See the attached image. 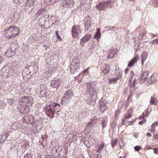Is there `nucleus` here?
<instances>
[{
    "label": "nucleus",
    "mask_w": 158,
    "mask_h": 158,
    "mask_svg": "<svg viewBox=\"0 0 158 158\" xmlns=\"http://www.w3.org/2000/svg\"><path fill=\"white\" fill-rule=\"evenodd\" d=\"M144 118V116L143 115H141L139 117V119H141Z\"/></svg>",
    "instance_id": "53"
},
{
    "label": "nucleus",
    "mask_w": 158,
    "mask_h": 158,
    "mask_svg": "<svg viewBox=\"0 0 158 158\" xmlns=\"http://www.w3.org/2000/svg\"><path fill=\"white\" fill-rule=\"evenodd\" d=\"M89 68H88L87 69H84L82 72L83 74V75H87V73H89L88 70Z\"/></svg>",
    "instance_id": "43"
},
{
    "label": "nucleus",
    "mask_w": 158,
    "mask_h": 158,
    "mask_svg": "<svg viewBox=\"0 0 158 158\" xmlns=\"http://www.w3.org/2000/svg\"><path fill=\"white\" fill-rule=\"evenodd\" d=\"M141 59H146L148 57V53L146 52L145 51L143 52L141 55Z\"/></svg>",
    "instance_id": "28"
},
{
    "label": "nucleus",
    "mask_w": 158,
    "mask_h": 158,
    "mask_svg": "<svg viewBox=\"0 0 158 158\" xmlns=\"http://www.w3.org/2000/svg\"><path fill=\"white\" fill-rule=\"evenodd\" d=\"M84 25L86 29L87 30L89 29V28L91 26L90 21L89 20H85V21Z\"/></svg>",
    "instance_id": "22"
},
{
    "label": "nucleus",
    "mask_w": 158,
    "mask_h": 158,
    "mask_svg": "<svg viewBox=\"0 0 158 158\" xmlns=\"http://www.w3.org/2000/svg\"><path fill=\"white\" fill-rule=\"evenodd\" d=\"M80 63V60H74L71 63L70 66V71L72 73H74L79 69Z\"/></svg>",
    "instance_id": "6"
},
{
    "label": "nucleus",
    "mask_w": 158,
    "mask_h": 158,
    "mask_svg": "<svg viewBox=\"0 0 158 158\" xmlns=\"http://www.w3.org/2000/svg\"><path fill=\"white\" fill-rule=\"evenodd\" d=\"M32 67L30 66L29 68L26 67L23 70L22 72V76L23 79L25 81H27L31 78V76L35 73V72L33 71V72L30 71V69H31Z\"/></svg>",
    "instance_id": "4"
},
{
    "label": "nucleus",
    "mask_w": 158,
    "mask_h": 158,
    "mask_svg": "<svg viewBox=\"0 0 158 158\" xmlns=\"http://www.w3.org/2000/svg\"><path fill=\"white\" fill-rule=\"evenodd\" d=\"M104 143L103 142L99 146L98 148L96 150V152H99L102 151L103 149V148L104 147Z\"/></svg>",
    "instance_id": "27"
},
{
    "label": "nucleus",
    "mask_w": 158,
    "mask_h": 158,
    "mask_svg": "<svg viewBox=\"0 0 158 158\" xmlns=\"http://www.w3.org/2000/svg\"><path fill=\"white\" fill-rule=\"evenodd\" d=\"M154 2L155 3H156L157 4H158V0H154Z\"/></svg>",
    "instance_id": "58"
},
{
    "label": "nucleus",
    "mask_w": 158,
    "mask_h": 158,
    "mask_svg": "<svg viewBox=\"0 0 158 158\" xmlns=\"http://www.w3.org/2000/svg\"><path fill=\"white\" fill-rule=\"evenodd\" d=\"M6 103L3 100L0 101V108H3L6 106Z\"/></svg>",
    "instance_id": "34"
},
{
    "label": "nucleus",
    "mask_w": 158,
    "mask_h": 158,
    "mask_svg": "<svg viewBox=\"0 0 158 158\" xmlns=\"http://www.w3.org/2000/svg\"><path fill=\"white\" fill-rule=\"evenodd\" d=\"M150 131L152 132V133H154L155 131V128H152V127H151V128L150 129Z\"/></svg>",
    "instance_id": "49"
},
{
    "label": "nucleus",
    "mask_w": 158,
    "mask_h": 158,
    "mask_svg": "<svg viewBox=\"0 0 158 158\" xmlns=\"http://www.w3.org/2000/svg\"><path fill=\"white\" fill-rule=\"evenodd\" d=\"M44 110L48 116L52 118L54 117L55 113H56L60 111V106L59 104L53 102L44 107Z\"/></svg>",
    "instance_id": "1"
},
{
    "label": "nucleus",
    "mask_w": 158,
    "mask_h": 158,
    "mask_svg": "<svg viewBox=\"0 0 158 158\" xmlns=\"http://www.w3.org/2000/svg\"><path fill=\"white\" fill-rule=\"evenodd\" d=\"M81 31L82 30L79 25L74 26L72 27V36L74 38H78L81 34Z\"/></svg>",
    "instance_id": "5"
},
{
    "label": "nucleus",
    "mask_w": 158,
    "mask_h": 158,
    "mask_svg": "<svg viewBox=\"0 0 158 158\" xmlns=\"http://www.w3.org/2000/svg\"><path fill=\"white\" fill-rule=\"evenodd\" d=\"M8 104L10 105V106L12 105L15 102V100L13 99L8 98L7 99Z\"/></svg>",
    "instance_id": "32"
},
{
    "label": "nucleus",
    "mask_w": 158,
    "mask_h": 158,
    "mask_svg": "<svg viewBox=\"0 0 158 158\" xmlns=\"http://www.w3.org/2000/svg\"><path fill=\"white\" fill-rule=\"evenodd\" d=\"M91 37V34H86L81 39L80 44L82 45V43H85L88 42L90 40Z\"/></svg>",
    "instance_id": "14"
},
{
    "label": "nucleus",
    "mask_w": 158,
    "mask_h": 158,
    "mask_svg": "<svg viewBox=\"0 0 158 158\" xmlns=\"http://www.w3.org/2000/svg\"><path fill=\"white\" fill-rule=\"evenodd\" d=\"M135 138H137L138 136V134L137 133H135L133 134Z\"/></svg>",
    "instance_id": "50"
},
{
    "label": "nucleus",
    "mask_w": 158,
    "mask_h": 158,
    "mask_svg": "<svg viewBox=\"0 0 158 158\" xmlns=\"http://www.w3.org/2000/svg\"><path fill=\"white\" fill-rule=\"evenodd\" d=\"M73 96V92L71 89H69L65 93L64 95L62 97L61 101V103L64 104V103H66Z\"/></svg>",
    "instance_id": "7"
},
{
    "label": "nucleus",
    "mask_w": 158,
    "mask_h": 158,
    "mask_svg": "<svg viewBox=\"0 0 158 158\" xmlns=\"http://www.w3.org/2000/svg\"><path fill=\"white\" fill-rule=\"evenodd\" d=\"M5 134L2 135L0 139V143L3 144L6 140L7 138L9 135V133L6 132V133L5 132H4Z\"/></svg>",
    "instance_id": "18"
},
{
    "label": "nucleus",
    "mask_w": 158,
    "mask_h": 158,
    "mask_svg": "<svg viewBox=\"0 0 158 158\" xmlns=\"http://www.w3.org/2000/svg\"><path fill=\"white\" fill-rule=\"evenodd\" d=\"M132 97V95H131V94H130L129 96V97H128V99H127V100H129L130 98Z\"/></svg>",
    "instance_id": "56"
},
{
    "label": "nucleus",
    "mask_w": 158,
    "mask_h": 158,
    "mask_svg": "<svg viewBox=\"0 0 158 158\" xmlns=\"http://www.w3.org/2000/svg\"><path fill=\"white\" fill-rule=\"evenodd\" d=\"M144 62V60H141V63L142 64H143Z\"/></svg>",
    "instance_id": "63"
},
{
    "label": "nucleus",
    "mask_w": 158,
    "mask_h": 158,
    "mask_svg": "<svg viewBox=\"0 0 158 158\" xmlns=\"http://www.w3.org/2000/svg\"><path fill=\"white\" fill-rule=\"evenodd\" d=\"M98 119L96 118H93L86 125V127H93V125H95Z\"/></svg>",
    "instance_id": "19"
},
{
    "label": "nucleus",
    "mask_w": 158,
    "mask_h": 158,
    "mask_svg": "<svg viewBox=\"0 0 158 158\" xmlns=\"http://www.w3.org/2000/svg\"><path fill=\"white\" fill-rule=\"evenodd\" d=\"M158 125V123L157 122H154L152 125L151 127H152V128H155V127L156 126H157Z\"/></svg>",
    "instance_id": "44"
},
{
    "label": "nucleus",
    "mask_w": 158,
    "mask_h": 158,
    "mask_svg": "<svg viewBox=\"0 0 158 158\" xmlns=\"http://www.w3.org/2000/svg\"><path fill=\"white\" fill-rule=\"evenodd\" d=\"M148 77V73L147 72H144L143 73L142 76V80L143 82L145 81Z\"/></svg>",
    "instance_id": "23"
},
{
    "label": "nucleus",
    "mask_w": 158,
    "mask_h": 158,
    "mask_svg": "<svg viewBox=\"0 0 158 158\" xmlns=\"http://www.w3.org/2000/svg\"><path fill=\"white\" fill-rule=\"evenodd\" d=\"M118 141V139H112L111 144L112 148H114L116 144Z\"/></svg>",
    "instance_id": "26"
},
{
    "label": "nucleus",
    "mask_w": 158,
    "mask_h": 158,
    "mask_svg": "<svg viewBox=\"0 0 158 158\" xmlns=\"http://www.w3.org/2000/svg\"><path fill=\"white\" fill-rule=\"evenodd\" d=\"M156 42L157 44H158V38L156 39Z\"/></svg>",
    "instance_id": "62"
},
{
    "label": "nucleus",
    "mask_w": 158,
    "mask_h": 158,
    "mask_svg": "<svg viewBox=\"0 0 158 158\" xmlns=\"http://www.w3.org/2000/svg\"><path fill=\"white\" fill-rule=\"evenodd\" d=\"M22 119L25 123L30 124H34L35 122V117L31 114L25 116Z\"/></svg>",
    "instance_id": "8"
},
{
    "label": "nucleus",
    "mask_w": 158,
    "mask_h": 158,
    "mask_svg": "<svg viewBox=\"0 0 158 158\" xmlns=\"http://www.w3.org/2000/svg\"><path fill=\"white\" fill-rule=\"evenodd\" d=\"M156 39L153 40L152 41V44H153L156 42Z\"/></svg>",
    "instance_id": "60"
},
{
    "label": "nucleus",
    "mask_w": 158,
    "mask_h": 158,
    "mask_svg": "<svg viewBox=\"0 0 158 158\" xmlns=\"http://www.w3.org/2000/svg\"><path fill=\"white\" fill-rule=\"evenodd\" d=\"M94 86L90 88H89V89H87V90L88 91L90 94L93 95L94 93Z\"/></svg>",
    "instance_id": "30"
},
{
    "label": "nucleus",
    "mask_w": 158,
    "mask_h": 158,
    "mask_svg": "<svg viewBox=\"0 0 158 158\" xmlns=\"http://www.w3.org/2000/svg\"><path fill=\"white\" fill-rule=\"evenodd\" d=\"M134 108L133 107H130L129 109L127 110V112L130 114H132L133 112Z\"/></svg>",
    "instance_id": "39"
},
{
    "label": "nucleus",
    "mask_w": 158,
    "mask_h": 158,
    "mask_svg": "<svg viewBox=\"0 0 158 158\" xmlns=\"http://www.w3.org/2000/svg\"><path fill=\"white\" fill-rule=\"evenodd\" d=\"M110 29H113L114 28V27H110Z\"/></svg>",
    "instance_id": "64"
},
{
    "label": "nucleus",
    "mask_w": 158,
    "mask_h": 158,
    "mask_svg": "<svg viewBox=\"0 0 158 158\" xmlns=\"http://www.w3.org/2000/svg\"><path fill=\"white\" fill-rule=\"evenodd\" d=\"M113 2L110 0L100 3L96 7L99 11H105L107 8H111Z\"/></svg>",
    "instance_id": "3"
},
{
    "label": "nucleus",
    "mask_w": 158,
    "mask_h": 158,
    "mask_svg": "<svg viewBox=\"0 0 158 158\" xmlns=\"http://www.w3.org/2000/svg\"><path fill=\"white\" fill-rule=\"evenodd\" d=\"M99 104L100 105L99 109L102 112H104L108 108L107 106H106V102L103 101H100Z\"/></svg>",
    "instance_id": "16"
},
{
    "label": "nucleus",
    "mask_w": 158,
    "mask_h": 158,
    "mask_svg": "<svg viewBox=\"0 0 158 158\" xmlns=\"http://www.w3.org/2000/svg\"><path fill=\"white\" fill-rule=\"evenodd\" d=\"M154 140H158V134H155L154 136Z\"/></svg>",
    "instance_id": "48"
},
{
    "label": "nucleus",
    "mask_w": 158,
    "mask_h": 158,
    "mask_svg": "<svg viewBox=\"0 0 158 158\" xmlns=\"http://www.w3.org/2000/svg\"><path fill=\"white\" fill-rule=\"evenodd\" d=\"M100 29L98 28L97 30V32L95 33L94 38H95L98 41V39L101 38V33L100 32Z\"/></svg>",
    "instance_id": "20"
},
{
    "label": "nucleus",
    "mask_w": 158,
    "mask_h": 158,
    "mask_svg": "<svg viewBox=\"0 0 158 158\" xmlns=\"http://www.w3.org/2000/svg\"><path fill=\"white\" fill-rule=\"evenodd\" d=\"M20 106H22L29 107L33 103V98L30 97H23L20 98Z\"/></svg>",
    "instance_id": "2"
},
{
    "label": "nucleus",
    "mask_w": 158,
    "mask_h": 158,
    "mask_svg": "<svg viewBox=\"0 0 158 158\" xmlns=\"http://www.w3.org/2000/svg\"><path fill=\"white\" fill-rule=\"evenodd\" d=\"M151 134L150 133H148L147 134V135L148 136H151Z\"/></svg>",
    "instance_id": "57"
},
{
    "label": "nucleus",
    "mask_w": 158,
    "mask_h": 158,
    "mask_svg": "<svg viewBox=\"0 0 158 158\" xmlns=\"http://www.w3.org/2000/svg\"><path fill=\"white\" fill-rule=\"evenodd\" d=\"M52 0H44V2L47 5H50L53 3Z\"/></svg>",
    "instance_id": "38"
},
{
    "label": "nucleus",
    "mask_w": 158,
    "mask_h": 158,
    "mask_svg": "<svg viewBox=\"0 0 158 158\" xmlns=\"http://www.w3.org/2000/svg\"><path fill=\"white\" fill-rule=\"evenodd\" d=\"M142 148L139 146H136L134 147V149L135 151H138L142 149Z\"/></svg>",
    "instance_id": "41"
},
{
    "label": "nucleus",
    "mask_w": 158,
    "mask_h": 158,
    "mask_svg": "<svg viewBox=\"0 0 158 158\" xmlns=\"http://www.w3.org/2000/svg\"><path fill=\"white\" fill-rule=\"evenodd\" d=\"M56 35L57 38L58 39L60 40L61 41L62 39H61V37H60V36H59V34L58 33V31H56Z\"/></svg>",
    "instance_id": "46"
},
{
    "label": "nucleus",
    "mask_w": 158,
    "mask_h": 158,
    "mask_svg": "<svg viewBox=\"0 0 158 158\" xmlns=\"http://www.w3.org/2000/svg\"><path fill=\"white\" fill-rule=\"evenodd\" d=\"M61 83V81L60 79L59 78L54 79L51 81V86L52 87L58 88L60 85Z\"/></svg>",
    "instance_id": "10"
},
{
    "label": "nucleus",
    "mask_w": 158,
    "mask_h": 158,
    "mask_svg": "<svg viewBox=\"0 0 158 158\" xmlns=\"http://www.w3.org/2000/svg\"><path fill=\"white\" fill-rule=\"evenodd\" d=\"M126 114H124L125 115L124 118L122 120V123L123 124H125V123H124V122L125 121V120L127 119H129L132 117V114H130L126 112Z\"/></svg>",
    "instance_id": "24"
},
{
    "label": "nucleus",
    "mask_w": 158,
    "mask_h": 158,
    "mask_svg": "<svg viewBox=\"0 0 158 158\" xmlns=\"http://www.w3.org/2000/svg\"><path fill=\"white\" fill-rule=\"evenodd\" d=\"M23 2H25L27 4H29L30 6L34 4V0H23Z\"/></svg>",
    "instance_id": "29"
},
{
    "label": "nucleus",
    "mask_w": 158,
    "mask_h": 158,
    "mask_svg": "<svg viewBox=\"0 0 158 158\" xmlns=\"http://www.w3.org/2000/svg\"><path fill=\"white\" fill-rule=\"evenodd\" d=\"M24 47L25 48V50H28V48L27 47V46L26 45L25 46H24Z\"/></svg>",
    "instance_id": "61"
},
{
    "label": "nucleus",
    "mask_w": 158,
    "mask_h": 158,
    "mask_svg": "<svg viewBox=\"0 0 158 158\" xmlns=\"http://www.w3.org/2000/svg\"><path fill=\"white\" fill-rule=\"evenodd\" d=\"M101 73H103L105 75H106L110 72V66L107 64H105L102 67Z\"/></svg>",
    "instance_id": "13"
},
{
    "label": "nucleus",
    "mask_w": 158,
    "mask_h": 158,
    "mask_svg": "<svg viewBox=\"0 0 158 158\" xmlns=\"http://www.w3.org/2000/svg\"><path fill=\"white\" fill-rule=\"evenodd\" d=\"M19 28H17L15 27H14V30H13V31H12V33L11 35H9V38L10 39L13 37H15L19 35Z\"/></svg>",
    "instance_id": "15"
},
{
    "label": "nucleus",
    "mask_w": 158,
    "mask_h": 158,
    "mask_svg": "<svg viewBox=\"0 0 158 158\" xmlns=\"http://www.w3.org/2000/svg\"><path fill=\"white\" fill-rule=\"evenodd\" d=\"M130 69H129V68H127L125 69V73H127L128 72V70H129Z\"/></svg>",
    "instance_id": "54"
},
{
    "label": "nucleus",
    "mask_w": 158,
    "mask_h": 158,
    "mask_svg": "<svg viewBox=\"0 0 158 158\" xmlns=\"http://www.w3.org/2000/svg\"><path fill=\"white\" fill-rule=\"evenodd\" d=\"M137 60H132L128 64V67H131L136 62Z\"/></svg>",
    "instance_id": "35"
},
{
    "label": "nucleus",
    "mask_w": 158,
    "mask_h": 158,
    "mask_svg": "<svg viewBox=\"0 0 158 158\" xmlns=\"http://www.w3.org/2000/svg\"><path fill=\"white\" fill-rule=\"evenodd\" d=\"M134 108L133 107H130L129 109L127 110V112L130 114H132L133 112Z\"/></svg>",
    "instance_id": "40"
},
{
    "label": "nucleus",
    "mask_w": 158,
    "mask_h": 158,
    "mask_svg": "<svg viewBox=\"0 0 158 158\" xmlns=\"http://www.w3.org/2000/svg\"><path fill=\"white\" fill-rule=\"evenodd\" d=\"M118 52V50L115 48H114L111 50L109 52V54L107 56L108 59H112L114 58V56L117 55V52Z\"/></svg>",
    "instance_id": "11"
},
{
    "label": "nucleus",
    "mask_w": 158,
    "mask_h": 158,
    "mask_svg": "<svg viewBox=\"0 0 158 158\" xmlns=\"http://www.w3.org/2000/svg\"><path fill=\"white\" fill-rule=\"evenodd\" d=\"M150 102L151 104L155 106H156L158 104V100L157 99L156 97L155 94L151 96Z\"/></svg>",
    "instance_id": "17"
},
{
    "label": "nucleus",
    "mask_w": 158,
    "mask_h": 158,
    "mask_svg": "<svg viewBox=\"0 0 158 158\" xmlns=\"http://www.w3.org/2000/svg\"><path fill=\"white\" fill-rule=\"evenodd\" d=\"M145 148L147 149H152V148L150 146H147L145 147Z\"/></svg>",
    "instance_id": "52"
},
{
    "label": "nucleus",
    "mask_w": 158,
    "mask_h": 158,
    "mask_svg": "<svg viewBox=\"0 0 158 158\" xmlns=\"http://www.w3.org/2000/svg\"><path fill=\"white\" fill-rule=\"evenodd\" d=\"M153 150H154V153L156 154H158V149L156 148H153Z\"/></svg>",
    "instance_id": "47"
},
{
    "label": "nucleus",
    "mask_w": 158,
    "mask_h": 158,
    "mask_svg": "<svg viewBox=\"0 0 158 158\" xmlns=\"http://www.w3.org/2000/svg\"><path fill=\"white\" fill-rule=\"evenodd\" d=\"M139 57L138 55H136V56L133 59H138Z\"/></svg>",
    "instance_id": "55"
},
{
    "label": "nucleus",
    "mask_w": 158,
    "mask_h": 158,
    "mask_svg": "<svg viewBox=\"0 0 158 158\" xmlns=\"http://www.w3.org/2000/svg\"><path fill=\"white\" fill-rule=\"evenodd\" d=\"M128 124L129 125H132L133 124V121H129L128 122Z\"/></svg>",
    "instance_id": "51"
},
{
    "label": "nucleus",
    "mask_w": 158,
    "mask_h": 158,
    "mask_svg": "<svg viewBox=\"0 0 158 158\" xmlns=\"http://www.w3.org/2000/svg\"><path fill=\"white\" fill-rule=\"evenodd\" d=\"M14 27H9L8 29L6 30L4 32L6 35L7 34L8 35H9V33H10L11 32L12 33V31L14 30Z\"/></svg>",
    "instance_id": "25"
},
{
    "label": "nucleus",
    "mask_w": 158,
    "mask_h": 158,
    "mask_svg": "<svg viewBox=\"0 0 158 158\" xmlns=\"http://www.w3.org/2000/svg\"><path fill=\"white\" fill-rule=\"evenodd\" d=\"M145 35V33L144 32H142L141 33H139V39H142Z\"/></svg>",
    "instance_id": "42"
},
{
    "label": "nucleus",
    "mask_w": 158,
    "mask_h": 158,
    "mask_svg": "<svg viewBox=\"0 0 158 158\" xmlns=\"http://www.w3.org/2000/svg\"><path fill=\"white\" fill-rule=\"evenodd\" d=\"M94 86L90 88H89V89H87V90L88 91L90 94L93 95L94 93Z\"/></svg>",
    "instance_id": "31"
},
{
    "label": "nucleus",
    "mask_w": 158,
    "mask_h": 158,
    "mask_svg": "<svg viewBox=\"0 0 158 158\" xmlns=\"http://www.w3.org/2000/svg\"><path fill=\"white\" fill-rule=\"evenodd\" d=\"M92 82H87V83L85 84H86L87 85V89L92 87L94 86V85L93 84H92Z\"/></svg>",
    "instance_id": "33"
},
{
    "label": "nucleus",
    "mask_w": 158,
    "mask_h": 158,
    "mask_svg": "<svg viewBox=\"0 0 158 158\" xmlns=\"http://www.w3.org/2000/svg\"><path fill=\"white\" fill-rule=\"evenodd\" d=\"M0 72L2 73L4 76H6L8 77H9L7 74L8 71L5 67H3L1 70Z\"/></svg>",
    "instance_id": "21"
},
{
    "label": "nucleus",
    "mask_w": 158,
    "mask_h": 158,
    "mask_svg": "<svg viewBox=\"0 0 158 158\" xmlns=\"http://www.w3.org/2000/svg\"><path fill=\"white\" fill-rule=\"evenodd\" d=\"M74 4L73 0H64L60 4V6L61 7L71 8Z\"/></svg>",
    "instance_id": "9"
},
{
    "label": "nucleus",
    "mask_w": 158,
    "mask_h": 158,
    "mask_svg": "<svg viewBox=\"0 0 158 158\" xmlns=\"http://www.w3.org/2000/svg\"><path fill=\"white\" fill-rule=\"evenodd\" d=\"M126 154L125 155V156L123 157H122V156H120L119 158H126Z\"/></svg>",
    "instance_id": "59"
},
{
    "label": "nucleus",
    "mask_w": 158,
    "mask_h": 158,
    "mask_svg": "<svg viewBox=\"0 0 158 158\" xmlns=\"http://www.w3.org/2000/svg\"><path fill=\"white\" fill-rule=\"evenodd\" d=\"M45 11V9L44 8H43L41 9H40L37 12L36 14L37 15H40L41 14L43 13Z\"/></svg>",
    "instance_id": "37"
},
{
    "label": "nucleus",
    "mask_w": 158,
    "mask_h": 158,
    "mask_svg": "<svg viewBox=\"0 0 158 158\" xmlns=\"http://www.w3.org/2000/svg\"><path fill=\"white\" fill-rule=\"evenodd\" d=\"M146 119H143L142 121L139 122V124L140 125H142L143 124L146 123Z\"/></svg>",
    "instance_id": "45"
},
{
    "label": "nucleus",
    "mask_w": 158,
    "mask_h": 158,
    "mask_svg": "<svg viewBox=\"0 0 158 158\" xmlns=\"http://www.w3.org/2000/svg\"><path fill=\"white\" fill-rule=\"evenodd\" d=\"M118 80V78H117L114 77L110 80L109 81V82L110 84H111L113 82H116Z\"/></svg>",
    "instance_id": "36"
},
{
    "label": "nucleus",
    "mask_w": 158,
    "mask_h": 158,
    "mask_svg": "<svg viewBox=\"0 0 158 158\" xmlns=\"http://www.w3.org/2000/svg\"><path fill=\"white\" fill-rule=\"evenodd\" d=\"M40 94L41 97H45L47 94V88L46 86L42 84L40 86Z\"/></svg>",
    "instance_id": "12"
}]
</instances>
